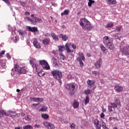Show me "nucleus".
<instances>
[{
  "mask_svg": "<svg viewBox=\"0 0 129 129\" xmlns=\"http://www.w3.org/2000/svg\"><path fill=\"white\" fill-rule=\"evenodd\" d=\"M77 85L74 83L67 84L64 86V88L68 90L70 95H74L76 92Z\"/></svg>",
  "mask_w": 129,
  "mask_h": 129,
  "instance_id": "obj_1",
  "label": "nucleus"
},
{
  "mask_svg": "<svg viewBox=\"0 0 129 129\" xmlns=\"http://www.w3.org/2000/svg\"><path fill=\"white\" fill-rule=\"evenodd\" d=\"M103 43L105 44L106 47L109 49L110 50L114 49V45L112 44L113 40L111 38H110L108 36H105L103 38Z\"/></svg>",
  "mask_w": 129,
  "mask_h": 129,
  "instance_id": "obj_2",
  "label": "nucleus"
},
{
  "mask_svg": "<svg viewBox=\"0 0 129 129\" xmlns=\"http://www.w3.org/2000/svg\"><path fill=\"white\" fill-rule=\"evenodd\" d=\"M51 74L55 80H58V81H59V83H62V82L60 81V80L61 78L63 77V75L61 71L58 70H53L51 72Z\"/></svg>",
  "mask_w": 129,
  "mask_h": 129,
  "instance_id": "obj_3",
  "label": "nucleus"
},
{
  "mask_svg": "<svg viewBox=\"0 0 129 129\" xmlns=\"http://www.w3.org/2000/svg\"><path fill=\"white\" fill-rule=\"evenodd\" d=\"M80 25L84 30H89L92 28L90 22L85 18H82L80 20Z\"/></svg>",
  "mask_w": 129,
  "mask_h": 129,
  "instance_id": "obj_4",
  "label": "nucleus"
},
{
  "mask_svg": "<svg viewBox=\"0 0 129 129\" xmlns=\"http://www.w3.org/2000/svg\"><path fill=\"white\" fill-rule=\"evenodd\" d=\"M20 72L19 71V66L18 65H15L14 68L12 69L11 70V76L12 77H14V78H18V77H20Z\"/></svg>",
  "mask_w": 129,
  "mask_h": 129,
  "instance_id": "obj_5",
  "label": "nucleus"
},
{
  "mask_svg": "<svg viewBox=\"0 0 129 129\" xmlns=\"http://www.w3.org/2000/svg\"><path fill=\"white\" fill-rule=\"evenodd\" d=\"M78 56L77 58V61H79L80 63V65L81 67H83L84 66V63H83V61H85V57H84V54H83V53L81 52H79L78 53Z\"/></svg>",
  "mask_w": 129,
  "mask_h": 129,
  "instance_id": "obj_6",
  "label": "nucleus"
},
{
  "mask_svg": "<svg viewBox=\"0 0 129 129\" xmlns=\"http://www.w3.org/2000/svg\"><path fill=\"white\" fill-rule=\"evenodd\" d=\"M39 64L43 67V70H50V66L45 60H39Z\"/></svg>",
  "mask_w": 129,
  "mask_h": 129,
  "instance_id": "obj_7",
  "label": "nucleus"
},
{
  "mask_svg": "<svg viewBox=\"0 0 129 129\" xmlns=\"http://www.w3.org/2000/svg\"><path fill=\"white\" fill-rule=\"evenodd\" d=\"M120 50L125 56H128L129 55V46H120Z\"/></svg>",
  "mask_w": 129,
  "mask_h": 129,
  "instance_id": "obj_8",
  "label": "nucleus"
},
{
  "mask_svg": "<svg viewBox=\"0 0 129 129\" xmlns=\"http://www.w3.org/2000/svg\"><path fill=\"white\" fill-rule=\"evenodd\" d=\"M18 71L20 72V74H26L27 72V67L25 64H21L20 68L18 69Z\"/></svg>",
  "mask_w": 129,
  "mask_h": 129,
  "instance_id": "obj_9",
  "label": "nucleus"
},
{
  "mask_svg": "<svg viewBox=\"0 0 129 129\" xmlns=\"http://www.w3.org/2000/svg\"><path fill=\"white\" fill-rule=\"evenodd\" d=\"M43 123V125L48 129H55V126L52 123L44 121Z\"/></svg>",
  "mask_w": 129,
  "mask_h": 129,
  "instance_id": "obj_10",
  "label": "nucleus"
},
{
  "mask_svg": "<svg viewBox=\"0 0 129 129\" xmlns=\"http://www.w3.org/2000/svg\"><path fill=\"white\" fill-rule=\"evenodd\" d=\"M114 89H115L116 92H118V93L121 92V91H122V90L123 89V87H122V86L117 84L114 86Z\"/></svg>",
  "mask_w": 129,
  "mask_h": 129,
  "instance_id": "obj_11",
  "label": "nucleus"
},
{
  "mask_svg": "<svg viewBox=\"0 0 129 129\" xmlns=\"http://www.w3.org/2000/svg\"><path fill=\"white\" fill-rule=\"evenodd\" d=\"M6 63V60L0 59V69H6L7 68Z\"/></svg>",
  "mask_w": 129,
  "mask_h": 129,
  "instance_id": "obj_12",
  "label": "nucleus"
},
{
  "mask_svg": "<svg viewBox=\"0 0 129 129\" xmlns=\"http://www.w3.org/2000/svg\"><path fill=\"white\" fill-rule=\"evenodd\" d=\"M95 83V81L94 80H88L87 81V84L90 88H92L94 86Z\"/></svg>",
  "mask_w": 129,
  "mask_h": 129,
  "instance_id": "obj_13",
  "label": "nucleus"
},
{
  "mask_svg": "<svg viewBox=\"0 0 129 129\" xmlns=\"http://www.w3.org/2000/svg\"><path fill=\"white\" fill-rule=\"evenodd\" d=\"M27 30L30 32H32V33L38 32V28L36 27H32L31 26H27Z\"/></svg>",
  "mask_w": 129,
  "mask_h": 129,
  "instance_id": "obj_14",
  "label": "nucleus"
},
{
  "mask_svg": "<svg viewBox=\"0 0 129 129\" xmlns=\"http://www.w3.org/2000/svg\"><path fill=\"white\" fill-rule=\"evenodd\" d=\"M50 35L54 41H55V42H58L59 41L58 36L55 33H54L53 32H51Z\"/></svg>",
  "mask_w": 129,
  "mask_h": 129,
  "instance_id": "obj_15",
  "label": "nucleus"
},
{
  "mask_svg": "<svg viewBox=\"0 0 129 129\" xmlns=\"http://www.w3.org/2000/svg\"><path fill=\"white\" fill-rule=\"evenodd\" d=\"M33 45L35 47V48H37V49H40V48H41L40 44H39V42H38V41L36 38H34V39L33 40Z\"/></svg>",
  "mask_w": 129,
  "mask_h": 129,
  "instance_id": "obj_16",
  "label": "nucleus"
},
{
  "mask_svg": "<svg viewBox=\"0 0 129 129\" xmlns=\"http://www.w3.org/2000/svg\"><path fill=\"white\" fill-rule=\"evenodd\" d=\"M59 38H61L62 41H66L68 40V37L67 35L63 34H59Z\"/></svg>",
  "mask_w": 129,
  "mask_h": 129,
  "instance_id": "obj_17",
  "label": "nucleus"
},
{
  "mask_svg": "<svg viewBox=\"0 0 129 129\" xmlns=\"http://www.w3.org/2000/svg\"><path fill=\"white\" fill-rule=\"evenodd\" d=\"M4 115L9 116V114L5 112V111L4 110H0V117H3Z\"/></svg>",
  "mask_w": 129,
  "mask_h": 129,
  "instance_id": "obj_18",
  "label": "nucleus"
},
{
  "mask_svg": "<svg viewBox=\"0 0 129 129\" xmlns=\"http://www.w3.org/2000/svg\"><path fill=\"white\" fill-rule=\"evenodd\" d=\"M42 43L43 45H49L50 43V39L49 38H44L42 40Z\"/></svg>",
  "mask_w": 129,
  "mask_h": 129,
  "instance_id": "obj_19",
  "label": "nucleus"
},
{
  "mask_svg": "<svg viewBox=\"0 0 129 129\" xmlns=\"http://www.w3.org/2000/svg\"><path fill=\"white\" fill-rule=\"evenodd\" d=\"M15 83H16V80H10L9 82V87H10V88H11V87H14V86H15Z\"/></svg>",
  "mask_w": 129,
  "mask_h": 129,
  "instance_id": "obj_20",
  "label": "nucleus"
},
{
  "mask_svg": "<svg viewBox=\"0 0 129 129\" xmlns=\"http://www.w3.org/2000/svg\"><path fill=\"white\" fill-rule=\"evenodd\" d=\"M100 48L104 54H106V53H107V49L103 46V45H100Z\"/></svg>",
  "mask_w": 129,
  "mask_h": 129,
  "instance_id": "obj_21",
  "label": "nucleus"
},
{
  "mask_svg": "<svg viewBox=\"0 0 129 129\" xmlns=\"http://www.w3.org/2000/svg\"><path fill=\"white\" fill-rule=\"evenodd\" d=\"M73 107L75 109L78 108V107H79V102H78V101H75L73 103Z\"/></svg>",
  "mask_w": 129,
  "mask_h": 129,
  "instance_id": "obj_22",
  "label": "nucleus"
},
{
  "mask_svg": "<svg viewBox=\"0 0 129 129\" xmlns=\"http://www.w3.org/2000/svg\"><path fill=\"white\" fill-rule=\"evenodd\" d=\"M70 11L68 9L65 10L63 12L61 13V16L63 17V16H68L69 15Z\"/></svg>",
  "mask_w": 129,
  "mask_h": 129,
  "instance_id": "obj_23",
  "label": "nucleus"
},
{
  "mask_svg": "<svg viewBox=\"0 0 129 129\" xmlns=\"http://www.w3.org/2000/svg\"><path fill=\"white\" fill-rule=\"evenodd\" d=\"M69 46L70 45L68 43H66L65 44V49L68 53H70L71 52V49H70V48H69Z\"/></svg>",
  "mask_w": 129,
  "mask_h": 129,
  "instance_id": "obj_24",
  "label": "nucleus"
},
{
  "mask_svg": "<svg viewBox=\"0 0 129 129\" xmlns=\"http://www.w3.org/2000/svg\"><path fill=\"white\" fill-rule=\"evenodd\" d=\"M51 62L53 63V64L54 65V66H57V65H58L57 59L54 57H52L51 58Z\"/></svg>",
  "mask_w": 129,
  "mask_h": 129,
  "instance_id": "obj_25",
  "label": "nucleus"
},
{
  "mask_svg": "<svg viewBox=\"0 0 129 129\" xmlns=\"http://www.w3.org/2000/svg\"><path fill=\"white\" fill-rule=\"evenodd\" d=\"M33 19L34 20V21H35L36 24H37V23L41 24V23H42V19H41V18H38L36 17H34Z\"/></svg>",
  "mask_w": 129,
  "mask_h": 129,
  "instance_id": "obj_26",
  "label": "nucleus"
},
{
  "mask_svg": "<svg viewBox=\"0 0 129 129\" xmlns=\"http://www.w3.org/2000/svg\"><path fill=\"white\" fill-rule=\"evenodd\" d=\"M109 5H116L117 3L115 0H107Z\"/></svg>",
  "mask_w": 129,
  "mask_h": 129,
  "instance_id": "obj_27",
  "label": "nucleus"
},
{
  "mask_svg": "<svg viewBox=\"0 0 129 129\" xmlns=\"http://www.w3.org/2000/svg\"><path fill=\"white\" fill-rule=\"evenodd\" d=\"M58 50L60 52H63V51H65V46L63 45H58Z\"/></svg>",
  "mask_w": 129,
  "mask_h": 129,
  "instance_id": "obj_28",
  "label": "nucleus"
},
{
  "mask_svg": "<svg viewBox=\"0 0 129 129\" xmlns=\"http://www.w3.org/2000/svg\"><path fill=\"white\" fill-rule=\"evenodd\" d=\"M84 102H85V105H86L87 104H88V103H89V96L88 95L86 96V97L84 100Z\"/></svg>",
  "mask_w": 129,
  "mask_h": 129,
  "instance_id": "obj_29",
  "label": "nucleus"
},
{
  "mask_svg": "<svg viewBox=\"0 0 129 129\" xmlns=\"http://www.w3.org/2000/svg\"><path fill=\"white\" fill-rule=\"evenodd\" d=\"M41 115L43 119H48V118H49V115L47 114H41Z\"/></svg>",
  "mask_w": 129,
  "mask_h": 129,
  "instance_id": "obj_30",
  "label": "nucleus"
},
{
  "mask_svg": "<svg viewBox=\"0 0 129 129\" xmlns=\"http://www.w3.org/2000/svg\"><path fill=\"white\" fill-rule=\"evenodd\" d=\"M48 108L45 105H43L42 108L39 109V111H46Z\"/></svg>",
  "mask_w": 129,
  "mask_h": 129,
  "instance_id": "obj_31",
  "label": "nucleus"
},
{
  "mask_svg": "<svg viewBox=\"0 0 129 129\" xmlns=\"http://www.w3.org/2000/svg\"><path fill=\"white\" fill-rule=\"evenodd\" d=\"M114 103H116L117 105H121L120 101H119L117 98H115Z\"/></svg>",
  "mask_w": 129,
  "mask_h": 129,
  "instance_id": "obj_32",
  "label": "nucleus"
},
{
  "mask_svg": "<svg viewBox=\"0 0 129 129\" xmlns=\"http://www.w3.org/2000/svg\"><path fill=\"white\" fill-rule=\"evenodd\" d=\"M38 75L39 76V77H42V76H44L45 75V72L43 71H40L38 73Z\"/></svg>",
  "mask_w": 129,
  "mask_h": 129,
  "instance_id": "obj_33",
  "label": "nucleus"
},
{
  "mask_svg": "<svg viewBox=\"0 0 129 129\" xmlns=\"http://www.w3.org/2000/svg\"><path fill=\"white\" fill-rule=\"evenodd\" d=\"M90 92H91V91L90 89H86L84 91V93L85 95H88Z\"/></svg>",
  "mask_w": 129,
  "mask_h": 129,
  "instance_id": "obj_34",
  "label": "nucleus"
},
{
  "mask_svg": "<svg viewBox=\"0 0 129 129\" xmlns=\"http://www.w3.org/2000/svg\"><path fill=\"white\" fill-rule=\"evenodd\" d=\"M113 26V23L112 22H109L107 24L106 27V28H112Z\"/></svg>",
  "mask_w": 129,
  "mask_h": 129,
  "instance_id": "obj_35",
  "label": "nucleus"
},
{
  "mask_svg": "<svg viewBox=\"0 0 129 129\" xmlns=\"http://www.w3.org/2000/svg\"><path fill=\"white\" fill-rule=\"evenodd\" d=\"M23 129H33V126L31 125H27L26 126H23Z\"/></svg>",
  "mask_w": 129,
  "mask_h": 129,
  "instance_id": "obj_36",
  "label": "nucleus"
},
{
  "mask_svg": "<svg viewBox=\"0 0 129 129\" xmlns=\"http://www.w3.org/2000/svg\"><path fill=\"white\" fill-rule=\"evenodd\" d=\"M94 3H95V2L93 0H89V2L88 3V7H91L92 4H94Z\"/></svg>",
  "mask_w": 129,
  "mask_h": 129,
  "instance_id": "obj_37",
  "label": "nucleus"
},
{
  "mask_svg": "<svg viewBox=\"0 0 129 129\" xmlns=\"http://www.w3.org/2000/svg\"><path fill=\"white\" fill-rule=\"evenodd\" d=\"M59 56L60 57L61 61H64V60H65V59H66V57H65V56H64V55L61 54V53H59Z\"/></svg>",
  "mask_w": 129,
  "mask_h": 129,
  "instance_id": "obj_38",
  "label": "nucleus"
},
{
  "mask_svg": "<svg viewBox=\"0 0 129 129\" xmlns=\"http://www.w3.org/2000/svg\"><path fill=\"white\" fill-rule=\"evenodd\" d=\"M101 62H102V59H101V58H100L98 61V66L99 68H100L101 67Z\"/></svg>",
  "mask_w": 129,
  "mask_h": 129,
  "instance_id": "obj_39",
  "label": "nucleus"
},
{
  "mask_svg": "<svg viewBox=\"0 0 129 129\" xmlns=\"http://www.w3.org/2000/svg\"><path fill=\"white\" fill-rule=\"evenodd\" d=\"M93 123L94 124L96 128H97V119L93 120Z\"/></svg>",
  "mask_w": 129,
  "mask_h": 129,
  "instance_id": "obj_40",
  "label": "nucleus"
},
{
  "mask_svg": "<svg viewBox=\"0 0 129 129\" xmlns=\"http://www.w3.org/2000/svg\"><path fill=\"white\" fill-rule=\"evenodd\" d=\"M110 105H112L111 106L113 107V108H116V107H117V105L115 103L113 102V103H111Z\"/></svg>",
  "mask_w": 129,
  "mask_h": 129,
  "instance_id": "obj_41",
  "label": "nucleus"
},
{
  "mask_svg": "<svg viewBox=\"0 0 129 129\" xmlns=\"http://www.w3.org/2000/svg\"><path fill=\"white\" fill-rule=\"evenodd\" d=\"M19 35H21V36H24V35H26V31H20L19 32Z\"/></svg>",
  "mask_w": 129,
  "mask_h": 129,
  "instance_id": "obj_42",
  "label": "nucleus"
},
{
  "mask_svg": "<svg viewBox=\"0 0 129 129\" xmlns=\"http://www.w3.org/2000/svg\"><path fill=\"white\" fill-rule=\"evenodd\" d=\"M31 100H32L34 102H38V98L32 97L30 98Z\"/></svg>",
  "mask_w": 129,
  "mask_h": 129,
  "instance_id": "obj_43",
  "label": "nucleus"
},
{
  "mask_svg": "<svg viewBox=\"0 0 129 129\" xmlns=\"http://www.w3.org/2000/svg\"><path fill=\"white\" fill-rule=\"evenodd\" d=\"M70 127L72 129H75V127H76V125H75V124L72 123V124H70Z\"/></svg>",
  "mask_w": 129,
  "mask_h": 129,
  "instance_id": "obj_44",
  "label": "nucleus"
},
{
  "mask_svg": "<svg viewBox=\"0 0 129 129\" xmlns=\"http://www.w3.org/2000/svg\"><path fill=\"white\" fill-rule=\"evenodd\" d=\"M117 120V118L115 117H110L109 118V121H111V120Z\"/></svg>",
  "mask_w": 129,
  "mask_h": 129,
  "instance_id": "obj_45",
  "label": "nucleus"
},
{
  "mask_svg": "<svg viewBox=\"0 0 129 129\" xmlns=\"http://www.w3.org/2000/svg\"><path fill=\"white\" fill-rule=\"evenodd\" d=\"M30 22L32 25H36V20L30 19Z\"/></svg>",
  "mask_w": 129,
  "mask_h": 129,
  "instance_id": "obj_46",
  "label": "nucleus"
},
{
  "mask_svg": "<svg viewBox=\"0 0 129 129\" xmlns=\"http://www.w3.org/2000/svg\"><path fill=\"white\" fill-rule=\"evenodd\" d=\"M24 119L26 120V121H30V120H31V118H29L28 116H26L24 117Z\"/></svg>",
  "mask_w": 129,
  "mask_h": 129,
  "instance_id": "obj_47",
  "label": "nucleus"
},
{
  "mask_svg": "<svg viewBox=\"0 0 129 129\" xmlns=\"http://www.w3.org/2000/svg\"><path fill=\"white\" fill-rule=\"evenodd\" d=\"M112 108H113L112 106H108V110L109 112H111L112 111H113Z\"/></svg>",
  "mask_w": 129,
  "mask_h": 129,
  "instance_id": "obj_48",
  "label": "nucleus"
},
{
  "mask_svg": "<svg viewBox=\"0 0 129 129\" xmlns=\"http://www.w3.org/2000/svg\"><path fill=\"white\" fill-rule=\"evenodd\" d=\"M19 3L22 7H25V6H26V3L24 2L20 1Z\"/></svg>",
  "mask_w": 129,
  "mask_h": 129,
  "instance_id": "obj_49",
  "label": "nucleus"
},
{
  "mask_svg": "<svg viewBox=\"0 0 129 129\" xmlns=\"http://www.w3.org/2000/svg\"><path fill=\"white\" fill-rule=\"evenodd\" d=\"M3 2H4L7 5H8V6H10L11 5V3H10V1L9 0H3Z\"/></svg>",
  "mask_w": 129,
  "mask_h": 129,
  "instance_id": "obj_50",
  "label": "nucleus"
},
{
  "mask_svg": "<svg viewBox=\"0 0 129 129\" xmlns=\"http://www.w3.org/2000/svg\"><path fill=\"white\" fill-rule=\"evenodd\" d=\"M44 99L42 98H38V102H43Z\"/></svg>",
  "mask_w": 129,
  "mask_h": 129,
  "instance_id": "obj_51",
  "label": "nucleus"
},
{
  "mask_svg": "<svg viewBox=\"0 0 129 129\" xmlns=\"http://www.w3.org/2000/svg\"><path fill=\"white\" fill-rule=\"evenodd\" d=\"M51 5L52 6H53V7H54L55 8H57V7H58V4H57V3H52Z\"/></svg>",
  "mask_w": 129,
  "mask_h": 129,
  "instance_id": "obj_52",
  "label": "nucleus"
},
{
  "mask_svg": "<svg viewBox=\"0 0 129 129\" xmlns=\"http://www.w3.org/2000/svg\"><path fill=\"white\" fill-rule=\"evenodd\" d=\"M24 20H25V21H28V22H30V21H31V19L28 17H25Z\"/></svg>",
  "mask_w": 129,
  "mask_h": 129,
  "instance_id": "obj_53",
  "label": "nucleus"
},
{
  "mask_svg": "<svg viewBox=\"0 0 129 129\" xmlns=\"http://www.w3.org/2000/svg\"><path fill=\"white\" fill-rule=\"evenodd\" d=\"M6 56H7L8 59H11V58H12V56L10 55V54L9 53H7Z\"/></svg>",
  "mask_w": 129,
  "mask_h": 129,
  "instance_id": "obj_54",
  "label": "nucleus"
},
{
  "mask_svg": "<svg viewBox=\"0 0 129 129\" xmlns=\"http://www.w3.org/2000/svg\"><path fill=\"white\" fill-rule=\"evenodd\" d=\"M102 126L103 128L106 126V124L105 122H102Z\"/></svg>",
  "mask_w": 129,
  "mask_h": 129,
  "instance_id": "obj_55",
  "label": "nucleus"
},
{
  "mask_svg": "<svg viewBox=\"0 0 129 129\" xmlns=\"http://www.w3.org/2000/svg\"><path fill=\"white\" fill-rule=\"evenodd\" d=\"M97 127L98 129H101V125L99 124V123H98V121H97Z\"/></svg>",
  "mask_w": 129,
  "mask_h": 129,
  "instance_id": "obj_56",
  "label": "nucleus"
},
{
  "mask_svg": "<svg viewBox=\"0 0 129 129\" xmlns=\"http://www.w3.org/2000/svg\"><path fill=\"white\" fill-rule=\"evenodd\" d=\"M100 116L101 118H104L105 116V115L103 113H101L100 114Z\"/></svg>",
  "mask_w": 129,
  "mask_h": 129,
  "instance_id": "obj_57",
  "label": "nucleus"
},
{
  "mask_svg": "<svg viewBox=\"0 0 129 129\" xmlns=\"http://www.w3.org/2000/svg\"><path fill=\"white\" fill-rule=\"evenodd\" d=\"M35 127H37V128H41V125L37 124L35 125Z\"/></svg>",
  "mask_w": 129,
  "mask_h": 129,
  "instance_id": "obj_58",
  "label": "nucleus"
},
{
  "mask_svg": "<svg viewBox=\"0 0 129 129\" xmlns=\"http://www.w3.org/2000/svg\"><path fill=\"white\" fill-rule=\"evenodd\" d=\"M6 52V51L5 50H2L1 52H0V56H2V55H4L5 54V52Z\"/></svg>",
  "mask_w": 129,
  "mask_h": 129,
  "instance_id": "obj_59",
  "label": "nucleus"
},
{
  "mask_svg": "<svg viewBox=\"0 0 129 129\" xmlns=\"http://www.w3.org/2000/svg\"><path fill=\"white\" fill-rule=\"evenodd\" d=\"M8 30L9 31H13V28H12V27H11V26L9 25L8 26Z\"/></svg>",
  "mask_w": 129,
  "mask_h": 129,
  "instance_id": "obj_60",
  "label": "nucleus"
},
{
  "mask_svg": "<svg viewBox=\"0 0 129 129\" xmlns=\"http://www.w3.org/2000/svg\"><path fill=\"white\" fill-rule=\"evenodd\" d=\"M72 47L73 49H76V45H75L74 44H72Z\"/></svg>",
  "mask_w": 129,
  "mask_h": 129,
  "instance_id": "obj_61",
  "label": "nucleus"
},
{
  "mask_svg": "<svg viewBox=\"0 0 129 129\" xmlns=\"http://www.w3.org/2000/svg\"><path fill=\"white\" fill-rule=\"evenodd\" d=\"M25 15H26V16H30V14L29 12H26Z\"/></svg>",
  "mask_w": 129,
  "mask_h": 129,
  "instance_id": "obj_62",
  "label": "nucleus"
},
{
  "mask_svg": "<svg viewBox=\"0 0 129 129\" xmlns=\"http://www.w3.org/2000/svg\"><path fill=\"white\" fill-rule=\"evenodd\" d=\"M15 129H23V127L22 126L15 127Z\"/></svg>",
  "mask_w": 129,
  "mask_h": 129,
  "instance_id": "obj_63",
  "label": "nucleus"
},
{
  "mask_svg": "<svg viewBox=\"0 0 129 129\" xmlns=\"http://www.w3.org/2000/svg\"><path fill=\"white\" fill-rule=\"evenodd\" d=\"M116 31H117L118 32H119V31H120V28L119 27H117L116 29Z\"/></svg>",
  "mask_w": 129,
  "mask_h": 129,
  "instance_id": "obj_64",
  "label": "nucleus"
}]
</instances>
